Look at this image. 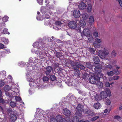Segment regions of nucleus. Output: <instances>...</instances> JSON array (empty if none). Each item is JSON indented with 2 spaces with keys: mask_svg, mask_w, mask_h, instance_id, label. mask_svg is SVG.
<instances>
[{
  "mask_svg": "<svg viewBox=\"0 0 122 122\" xmlns=\"http://www.w3.org/2000/svg\"><path fill=\"white\" fill-rule=\"evenodd\" d=\"M43 16L44 19H47L49 18V16L47 15L46 14H44L43 15Z\"/></svg>",
  "mask_w": 122,
  "mask_h": 122,
  "instance_id": "58",
  "label": "nucleus"
},
{
  "mask_svg": "<svg viewBox=\"0 0 122 122\" xmlns=\"http://www.w3.org/2000/svg\"><path fill=\"white\" fill-rule=\"evenodd\" d=\"M100 105L99 103L95 104L94 105V107L96 109H98L100 108Z\"/></svg>",
  "mask_w": 122,
  "mask_h": 122,
  "instance_id": "31",
  "label": "nucleus"
},
{
  "mask_svg": "<svg viewBox=\"0 0 122 122\" xmlns=\"http://www.w3.org/2000/svg\"><path fill=\"white\" fill-rule=\"evenodd\" d=\"M89 51L91 53L94 54L95 50L93 49L90 48H89Z\"/></svg>",
  "mask_w": 122,
  "mask_h": 122,
  "instance_id": "50",
  "label": "nucleus"
},
{
  "mask_svg": "<svg viewBox=\"0 0 122 122\" xmlns=\"http://www.w3.org/2000/svg\"><path fill=\"white\" fill-rule=\"evenodd\" d=\"M73 15L75 18H78L81 15L80 13L78 10H76L73 13Z\"/></svg>",
  "mask_w": 122,
  "mask_h": 122,
  "instance_id": "9",
  "label": "nucleus"
},
{
  "mask_svg": "<svg viewBox=\"0 0 122 122\" xmlns=\"http://www.w3.org/2000/svg\"><path fill=\"white\" fill-rule=\"evenodd\" d=\"M32 59H33L31 57L30 58L28 62L27 63V64H26L27 66H31V65L30 64V63L33 62V60H32Z\"/></svg>",
  "mask_w": 122,
  "mask_h": 122,
  "instance_id": "28",
  "label": "nucleus"
},
{
  "mask_svg": "<svg viewBox=\"0 0 122 122\" xmlns=\"http://www.w3.org/2000/svg\"><path fill=\"white\" fill-rule=\"evenodd\" d=\"M82 76L83 79L86 80L89 78L90 75L88 74L85 73L83 74Z\"/></svg>",
  "mask_w": 122,
  "mask_h": 122,
  "instance_id": "29",
  "label": "nucleus"
},
{
  "mask_svg": "<svg viewBox=\"0 0 122 122\" xmlns=\"http://www.w3.org/2000/svg\"><path fill=\"white\" fill-rule=\"evenodd\" d=\"M72 121L73 122H78L79 119L77 117L75 116L72 118Z\"/></svg>",
  "mask_w": 122,
  "mask_h": 122,
  "instance_id": "30",
  "label": "nucleus"
},
{
  "mask_svg": "<svg viewBox=\"0 0 122 122\" xmlns=\"http://www.w3.org/2000/svg\"><path fill=\"white\" fill-rule=\"evenodd\" d=\"M82 18L83 19V20H86L88 18V15L85 12L84 13H83L82 15Z\"/></svg>",
  "mask_w": 122,
  "mask_h": 122,
  "instance_id": "22",
  "label": "nucleus"
},
{
  "mask_svg": "<svg viewBox=\"0 0 122 122\" xmlns=\"http://www.w3.org/2000/svg\"><path fill=\"white\" fill-rule=\"evenodd\" d=\"M68 96L70 97L69 102L72 104L76 101V98L71 93L69 94Z\"/></svg>",
  "mask_w": 122,
  "mask_h": 122,
  "instance_id": "7",
  "label": "nucleus"
},
{
  "mask_svg": "<svg viewBox=\"0 0 122 122\" xmlns=\"http://www.w3.org/2000/svg\"><path fill=\"white\" fill-rule=\"evenodd\" d=\"M50 78L52 81H54L56 80V77L55 76L52 75L50 76Z\"/></svg>",
  "mask_w": 122,
  "mask_h": 122,
  "instance_id": "42",
  "label": "nucleus"
},
{
  "mask_svg": "<svg viewBox=\"0 0 122 122\" xmlns=\"http://www.w3.org/2000/svg\"><path fill=\"white\" fill-rule=\"evenodd\" d=\"M95 42L97 43H100L102 42V41L101 39L98 38H96L95 39Z\"/></svg>",
  "mask_w": 122,
  "mask_h": 122,
  "instance_id": "54",
  "label": "nucleus"
},
{
  "mask_svg": "<svg viewBox=\"0 0 122 122\" xmlns=\"http://www.w3.org/2000/svg\"><path fill=\"white\" fill-rule=\"evenodd\" d=\"M4 52L6 54H8L10 52V50L8 49H5Z\"/></svg>",
  "mask_w": 122,
  "mask_h": 122,
  "instance_id": "59",
  "label": "nucleus"
},
{
  "mask_svg": "<svg viewBox=\"0 0 122 122\" xmlns=\"http://www.w3.org/2000/svg\"><path fill=\"white\" fill-rule=\"evenodd\" d=\"M44 7L43 6H42L41 8V12L42 13H43L45 11H44Z\"/></svg>",
  "mask_w": 122,
  "mask_h": 122,
  "instance_id": "62",
  "label": "nucleus"
},
{
  "mask_svg": "<svg viewBox=\"0 0 122 122\" xmlns=\"http://www.w3.org/2000/svg\"><path fill=\"white\" fill-rule=\"evenodd\" d=\"M94 45L96 47H98L99 46V44L96 42H95L94 43Z\"/></svg>",
  "mask_w": 122,
  "mask_h": 122,
  "instance_id": "56",
  "label": "nucleus"
},
{
  "mask_svg": "<svg viewBox=\"0 0 122 122\" xmlns=\"http://www.w3.org/2000/svg\"><path fill=\"white\" fill-rule=\"evenodd\" d=\"M111 54V56L112 57H115L117 55L116 51L114 50H113L112 51Z\"/></svg>",
  "mask_w": 122,
  "mask_h": 122,
  "instance_id": "37",
  "label": "nucleus"
},
{
  "mask_svg": "<svg viewBox=\"0 0 122 122\" xmlns=\"http://www.w3.org/2000/svg\"><path fill=\"white\" fill-rule=\"evenodd\" d=\"M57 118L59 119V122H67V121L65 118H62L60 115L57 116Z\"/></svg>",
  "mask_w": 122,
  "mask_h": 122,
  "instance_id": "20",
  "label": "nucleus"
},
{
  "mask_svg": "<svg viewBox=\"0 0 122 122\" xmlns=\"http://www.w3.org/2000/svg\"><path fill=\"white\" fill-rule=\"evenodd\" d=\"M107 75L109 76H112L115 74L112 71L107 72Z\"/></svg>",
  "mask_w": 122,
  "mask_h": 122,
  "instance_id": "33",
  "label": "nucleus"
},
{
  "mask_svg": "<svg viewBox=\"0 0 122 122\" xmlns=\"http://www.w3.org/2000/svg\"><path fill=\"white\" fill-rule=\"evenodd\" d=\"M16 116L14 114H12L10 116V119L12 122H15L17 119Z\"/></svg>",
  "mask_w": 122,
  "mask_h": 122,
  "instance_id": "21",
  "label": "nucleus"
},
{
  "mask_svg": "<svg viewBox=\"0 0 122 122\" xmlns=\"http://www.w3.org/2000/svg\"><path fill=\"white\" fill-rule=\"evenodd\" d=\"M15 98L16 101H21L20 97L18 96H16L15 97Z\"/></svg>",
  "mask_w": 122,
  "mask_h": 122,
  "instance_id": "41",
  "label": "nucleus"
},
{
  "mask_svg": "<svg viewBox=\"0 0 122 122\" xmlns=\"http://www.w3.org/2000/svg\"><path fill=\"white\" fill-rule=\"evenodd\" d=\"M95 67L94 68V69L97 72L98 71V70H101L102 68V66L98 63L97 64L95 65Z\"/></svg>",
  "mask_w": 122,
  "mask_h": 122,
  "instance_id": "16",
  "label": "nucleus"
},
{
  "mask_svg": "<svg viewBox=\"0 0 122 122\" xmlns=\"http://www.w3.org/2000/svg\"><path fill=\"white\" fill-rule=\"evenodd\" d=\"M42 79L44 81L46 82L48 81L49 78L47 76H45L43 77Z\"/></svg>",
  "mask_w": 122,
  "mask_h": 122,
  "instance_id": "43",
  "label": "nucleus"
},
{
  "mask_svg": "<svg viewBox=\"0 0 122 122\" xmlns=\"http://www.w3.org/2000/svg\"><path fill=\"white\" fill-rule=\"evenodd\" d=\"M41 49L39 48L36 51L35 53L39 56L40 58L42 59L45 53L44 49L42 50Z\"/></svg>",
  "mask_w": 122,
  "mask_h": 122,
  "instance_id": "5",
  "label": "nucleus"
},
{
  "mask_svg": "<svg viewBox=\"0 0 122 122\" xmlns=\"http://www.w3.org/2000/svg\"><path fill=\"white\" fill-rule=\"evenodd\" d=\"M86 5L85 3L83 2H82L79 4L78 5V7L81 10H83L85 9L86 8Z\"/></svg>",
  "mask_w": 122,
  "mask_h": 122,
  "instance_id": "13",
  "label": "nucleus"
},
{
  "mask_svg": "<svg viewBox=\"0 0 122 122\" xmlns=\"http://www.w3.org/2000/svg\"><path fill=\"white\" fill-rule=\"evenodd\" d=\"M63 112L65 115L67 116H69L71 114L70 111L66 108H65L63 110Z\"/></svg>",
  "mask_w": 122,
  "mask_h": 122,
  "instance_id": "14",
  "label": "nucleus"
},
{
  "mask_svg": "<svg viewBox=\"0 0 122 122\" xmlns=\"http://www.w3.org/2000/svg\"><path fill=\"white\" fill-rule=\"evenodd\" d=\"M113 118L114 119L119 121L121 120L122 118L121 117L118 115L114 116Z\"/></svg>",
  "mask_w": 122,
  "mask_h": 122,
  "instance_id": "36",
  "label": "nucleus"
},
{
  "mask_svg": "<svg viewBox=\"0 0 122 122\" xmlns=\"http://www.w3.org/2000/svg\"><path fill=\"white\" fill-rule=\"evenodd\" d=\"M87 9L88 12H90L92 10V6L91 4H88Z\"/></svg>",
  "mask_w": 122,
  "mask_h": 122,
  "instance_id": "35",
  "label": "nucleus"
},
{
  "mask_svg": "<svg viewBox=\"0 0 122 122\" xmlns=\"http://www.w3.org/2000/svg\"><path fill=\"white\" fill-rule=\"evenodd\" d=\"M41 44L39 43V42L37 41L35 42L33 44V46L34 48H39L40 47V48H41L42 47V46L41 47Z\"/></svg>",
  "mask_w": 122,
  "mask_h": 122,
  "instance_id": "18",
  "label": "nucleus"
},
{
  "mask_svg": "<svg viewBox=\"0 0 122 122\" xmlns=\"http://www.w3.org/2000/svg\"><path fill=\"white\" fill-rule=\"evenodd\" d=\"M6 71H2L1 72V74L2 75L5 76L6 75Z\"/></svg>",
  "mask_w": 122,
  "mask_h": 122,
  "instance_id": "63",
  "label": "nucleus"
},
{
  "mask_svg": "<svg viewBox=\"0 0 122 122\" xmlns=\"http://www.w3.org/2000/svg\"><path fill=\"white\" fill-rule=\"evenodd\" d=\"M77 25L76 22L74 21H70L69 23L68 24V26L69 27L72 29L76 28L77 27Z\"/></svg>",
  "mask_w": 122,
  "mask_h": 122,
  "instance_id": "6",
  "label": "nucleus"
},
{
  "mask_svg": "<svg viewBox=\"0 0 122 122\" xmlns=\"http://www.w3.org/2000/svg\"><path fill=\"white\" fill-rule=\"evenodd\" d=\"M8 17L7 16H5L3 18V20L4 22H6L8 21Z\"/></svg>",
  "mask_w": 122,
  "mask_h": 122,
  "instance_id": "48",
  "label": "nucleus"
},
{
  "mask_svg": "<svg viewBox=\"0 0 122 122\" xmlns=\"http://www.w3.org/2000/svg\"><path fill=\"white\" fill-rule=\"evenodd\" d=\"M8 29L7 28L4 29L3 30V33L4 34H7L8 35L10 34V33L9 32L7 31Z\"/></svg>",
  "mask_w": 122,
  "mask_h": 122,
  "instance_id": "44",
  "label": "nucleus"
},
{
  "mask_svg": "<svg viewBox=\"0 0 122 122\" xmlns=\"http://www.w3.org/2000/svg\"><path fill=\"white\" fill-rule=\"evenodd\" d=\"M118 2L120 6L122 7V0H118Z\"/></svg>",
  "mask_w": 122,
  "mask_h": 122,
  "instance_id": "64",
  "label": "nucleus"
},
{
  "mask_svg": "<svg viewBox=\"0 0 122 122\" xmlns=\"http://www.w3.org/2000/svg\"><path fill=\"white\" fill-rule=\"evenodd\" d=\"M79 63L78 62L75 63L73 62H72L71 63V65L72 67L75 70H77L79 69Z\"/></svg>",
  "mask_w": 122,
  "mask_h": 122,
  "instance_id": "12",
  "label": "nucleus"
},
{
  "mask_svg": "<svg viewBox=\"0 0 122 122\" xmlns=\"http://www.w3.org/2000/svg\"><path fill=\"white\" fill-rule=\"evenodd\" d=\"M95 99L97 101H99L101 100V99L100 97H99V96L97 95L96 94L94 96Z\"/></svg>",
  "mask_w": 122,
  "mask_h": 122,
  "instance_id": "32",
  "label": "nucleus"
},
{
  "mask_svg": "<svg viewBox=\"0 0 122 122\" xmlns=\"http://www.w3.org/2000/svg\"><path fill=\"white\" fill-rule=\"evenodd\" d=\"M99 118V116H98L95 117L91 119V121H94L98 119Z\"/></svg>",
  "mask_w": 122,
  "mask_h": 122,
  "instance_id": "45",
  "label": "nucleus"
},
{
  "mask_svg": "<svg viewBox=\"0 0 122 122\" xmlns=\"http://www.w3.org/2000/svg\"><path fill=\"white\" fill-rule=\"evenodd\" d=\"M59 119L57 118V116L55 117L54 116H51L50 120V122H58Z\"/></svg>",
  "mask_w": 122,
  "mask_h": 122,
  "instance_id": "19",
  "label": "nucleus"
},
{
  "mask_svg": "<svg viewBox=\"0 0 122 122\" xmlns=\"http://www.w3.org/2000/svg\"><path fill=\"white\" fill-rule=\"evenodd\" d=\"M16 89H17V88H15L14 89L12 88H11L10 87L7 85L5 86L4 88V90L5 91V92H8L10 90H11L12 91L14 92H17L16 91H15Z\"/></svg>",
  "mask_w": 122,
  "mask_h": 122,
  "instance_id": "10",
  "label": "nucleus"
},
{
  "mask_svg": "<svg viewBox=\"0 0 122 122\" xmlns=\"http://www.w3.org/2000/svg\"><path fill=\"white\" fill-rule=\"evenodd\" d=\"M78 66H79V68L80 69L82 70H84L85 67L83 65L81 64H79V65Z\"/></svg>",
  "mask_w": 122,
  "mask_h": 122,
  "instance_id": "51",
  "label": "nucleus"
},
{
  "mask_svg": "<svg viewBox=\"0 0 122 122\" xmlns=\"http://www.w3.org/2000/svg\"><path fill=\"white\" fill-rule=\"evenodd\" d=\"M5 82L3 81H0V86H3L5 84Z\"/></svg>",
  "mask_w": 122,
  "mask_h": 122,
  "instance_id": "57",
  "label": "nucleus"
},
{
  "mask_svg": "<svg viewBox=\"0 0 122 122\" xmlns=\"http://www.w3.org/2000/svg\"><path fill=\"white\" fill-rule=\"evenodd\" d=\"M76 30L78 32H81V27L79 26L77 27L76 28H75Z\"/></svg>",
  "mask_w": 122,
  "mask_h": 122,
  "instance_id": "49",
  "label": "nucleus"
},
{
  "mask_svg": "<svg viewBox=\"0 0 122 122\" xmlns=\"http://www.w3.org/2000/svg\"><path fill=\"white\" fill-rule=\"evenodd\" d=\"M1 41L4 42L6 44H7L9 43V41L8 39L5 38H2L1 39Z\"/></svg>",
  "mask_w": 122,
  "mask_h": 122,
  "instance_id": "27",
  "label": "nucleus"
},
{
  "mask_svg": "<svg viewBox=\"0 0 122 122\" xmlns=\"http://www.w3.org/2000/svg\"><path fill=\"white\" fill-rule=\"evenodd\" d=\"M93 35L95 37H98V34L97 32H95L94 33Z\"/></svg>",
  "mask_w": 122,
  "mask_h": 122,
  "instance_id": "61",
  "label": "nucleus"
},
{
  "mask_svg": "<svg viewBox=\"0 0 122 122\" xmlns=\"http://www.w3.org/2000/svg\"><path fill=\"white\" fill-rule=\"evenodd\" d=\"M97 84L99 88H101L103 86L102 83L100 81L97 82Z\"/></svg>",
  "mask_w": 122,
  "mask_h": 122,
  "instance_id": "38",
  "label": "nucleus"
},
{
  "mask_svg": "<svg viewBox=\"0 0 122 122\" xmlns=\"http://www.w3.org/2000/svg\"><path fill=\"white\" fill-rule=\"evenodd\" d=\"M5 94L6 96L8 97H12L13 96V95L12 93L9 92H5Z\"/></svg>",
  "mask_w": 122,
  "mask_h": 122,
  "instance_id": "34",
  "label": "nucleus"
},
{
  "mask_svg": "<svg viewBox=\"0 0 122 122\" xmlns=\"http://www.w3.org/2000/svg\"><path fill=\"white\" fill-rule=\"evenodd\" d=\"M111 95V92L109 89H106V91L101 92L100 93V96L101 99H104L106 98L108 95L110 96Z\"/></svg>",
  "mask_w": 122,
  "mask_h": 122,
  "instance_id": "3",
  "label": "nucleus"
},
{
  "mask_svg": "<svg viewBox=\"0 0 122 122\" xmlns=\"http://www.w3.org/2000/svg\"><path fill=\"white\" fill-rule=\"evenodd\" d=\"M83 34L84 36H86L88 38L89 41L92 40L93 39L92 33L90 32V30L88 28H85L83 31Z\"/></svg>",
  "mask_w": 122,
  "mask_h": 122,
  "instance_id": "2",
  "label": "nucleus"
},
{
  "mask_svg": "<svg viewBox=\"0 0 122 122\" xmlns=\"http://www.w3.org/2000/svg\"><path fill=\"white\" fill-rule=\"evenodd\" d=\"M93 60L95 62H96V63H98L99 61V58L96 56H93Z\"/></svg>",
  "mask_w": 122,
  "mask_h": 122,
  "instance_id": "25",
  "label": "nucleus"
},
{
  "mask_svg": "<svg viewBox=\"0 0 122 122\" xmlns=\"http://www.w3.org/2000/svg\"><path fill=\"white\" fill-rule=\"evenodd\" d=\"M46 71L45 72V73L47 75H49L52 69L51 66H49L46 67Z\"/></svg>",
  "mask_w": 122,
  "mask_h": 122,
  "instance_id": "15",
  "label": "nucleus"
},
{
  "mask_svg": "<svg viewBox=\"0 0 122 122\" xmlns=\"http://www.w3.org/2000/svg\"><path fill=\"white\" fill-rule=\"evenodd\" d=\"M63 24V22H61L59 21H56L55 22V24L56 25L55 26H54L53 28L56 30H58L59 29L58 27H57L56 26H60L61 24Z\"/></svg>",
  "mask_w": 122,
  "mask_h": 122,
  "instance_id": "11",
  "label": "nucleus"
},
{
  "mask_svg": "<svg viewBox=\"0 0 122 122\" xmlns=\"http://www.w3.org/2000/svg\"><path fill=\"white\" fill-rule=\"evenodd\" d=\"M79 24L81 26L83 27L86 25V22L83 20H80L79 23Z\"/></svg>",
  "mask_w": 122,
  "mask_h": 122,
  "instance_id": "23",
  "label": "nucleus"
},
{
  "mask_svg": "<svg viewBox=\"0 0 122 122\" xmlns=\"http://www.w3.org/2000/svg\"><path fill=\"white\" fill-rule=\"evenodd\" d=\"M10 106L12 107H14L16 105V103L15 102L12 101H11L9 103Z\"/></svg>",
  "mask_w": 122,
  "mask_h": 122,
  "instance_id": "26",
  "label": "nucleus"
},
{
  "mask_svg": "<svg viewBox=\"0 0 122 122\" xmlns=\"http://www.w3.org/2000/svg\"><path fill=\"white\" fill-rule=\"evenodd\" d=\"M79 93L80 94L83 96H85L86 95V93L85 92L81 91L80 90H78Z\"/></svg>",
  "mask_w": 122,
  "mask_h": 122,
  "instance_id": "40",
  "label": "nucleus"
},
{
  "mask_svg": "<svg viewBox=\"0 0 122 122\" xmlns=\"http://www.w3.org/2000/svg\"><path fill=\"white\" fill-rule=\"evenodd\" d=\"M109 50L107 48H104L103 51L99 50L98 52V55L101 59L107 60V56L109 54Z\"/></svg>",
  "mask_w": 122,
  "mask_h": 122,
  "instance_id": "1",
  "label": "nucleus"
},
{
  "mask_svg": "<svg viewBox=\"0 0 122 122\" xmlns=\"http://www.w3.org/2000/svg\"><path fill=\"white\" fill-rule=\"evenodd\" d=\"M37 114L38 115H37V116H36V117L39 120H40V119H41V118H42L43 117H43L41 115V114H40V113L38 111L37 112Z\"/></svg>",
  "mask_w": 122,
  "mask_h": 122,
  "instance_id": "39",
  "label": "nucleus"
},
{
  "mask_svg": "<svg viewBox=\"0 0 122 122\" xmlns=\"http://www.w3.org/2000/svg\"><path fill=\"white\" fill-rule=\"evenodd\" d=\"M105 102L106 103H107V104L108 105H109L111 103V102L110 100L108 99H107Z\"/></svg>",
  "mask_w": 122,
  "mask_h": 122,
  "instance_id": "53",
  "label": "nucleus"
},
{
  "mask_svg": "<svg viewBox=\"0 0 122 122\" xmlns=\"http://www.w3.org/2000/svg\"><path fill=\"white\" fill-rule=\"evenodd\" d=\"M89 81L90 82L93 84H94L96 82V79L94 77L92 76L91 78H89Z\"/></svg>",
  "mask_w": 122,
  "mask_h": 122,
  "instance_id": "17",
  "label": "nucleus"
},
{
  "mask_svg": "<svg viewBox=\"0 0 122 122\" xmlns=\"http://www.w3.org/2000/svg\"><path fill=\"white\" fill-rule=\"evenodd\" d=\"M86 66L87 67V68L89 69L91 68L92 67V66L91 64L88 63H86Z\"/></svg>",
  "mask_w": 122,
  "mask_h": 122,
  "instance_id": "47",
  "label": "nucleus"
},
{
  "mask_svg": "<svg viewBox=\"0 0 122 122\" xmlns=\"http://www.w3.org/2000/svg\"><path fill=\"white\" fill-rule=\"evenodd\" d=\"M105 84L106 86L107 87H109L110 86V84L108 82H106L105 83Z\"/></svg>",
  "mask_w": 122,
  "mask_h": 122,
  "instance_id": "60",
  "label": "nucleus"
},
{
  "mask_svg": "<svg viewBox=\"0 0 122 122\" xmlns=\"http://www.w3.org/2000/svg\"><path fill=\"white\" fill-rule=\"evenodd\" d=\"M26 77L27 80L29 82H30L31 83H30L29 85L30 86L31 85L34 86L35 85V83L36 84H37L38 82L37 81L35 80L34 81L33 79L31 77V76L29 75V74H26Z\"/></svg>",
  "mask_w": 122,
  "mask_h": 122,
  "instance_id": "4",
  "label": "nucleus"
},
{
  "mask_svg": "<svg viewBox=\"0 0 122 122\" xmlns=\"http://www.w3.org/2000/svg\"><path fill=\"white\" fill-rule=\"evenodd\" d=\"M119 78V77L117 76H115L112 77V79L113 80H117Z\"/></svg>",
  "mask_w": 122,
  "mask_h": 122,
  "instance_id": "52",
  "label": "nucleus"
},
{
  "mask_svg": "<svg viewBox=\"0 0 122 122\" xmlns=\"http://www.w3.org/2000/svg\"><path fill=\"white\" fill-rule=\"evenodd\" d=\"M37 2H38L40 5H42L43 4V0H37Z\"/></svg>",
  "mask_w": 122,
  "mask_h": 122,
  "instance_id": "55",
  "label": "nucleus"
},
{
  "mask_svg": "<svg viewBox=\"0 0 122 122\" xmlns=\"http://www.w3.org/2000/svg\"><path fill=\"white\" fill-rule=\"evenodd\" d=\"M112 66L110 64H108L105 66V68L107 69H110L112 68Z\"/></svg>",
  "mask_w": 122,
  "mask_h": 122,
  "instance_id": "46",
  "label": "nucleus"
},
{
  "mask_svg": "<svg viewBox=\"0 0 122 122\" xmlns=\"http://www.w3.org/2000/svg\"><path fill=\"white\" fill-rule=\"evenodd\" d=\"M89 22L90 24H92L94 22V18L92 15H91L90 16L89 19Z\"/></svg>",
  "mask_w": 122,
  "mask_h": 122,
  "instance_id": "24",
  "label": "nucleus"
},
{
  "mask_svg": "<svg viewBox=\"0 0 122 122\" xmlns=\"http://www.w3.org/2000/svg\"><path fill=\"white\" fill-rule=\"evenodd\" d=\"M81 105L79 104L76 107V114L77 115L80 116L81 115L82 109L81 107Z\"/></svg>",
  "mask_w": 122,
  "mask_h": 122,
  "instance_id": "8",
  "label": "nucleus"
}]
</instances>
